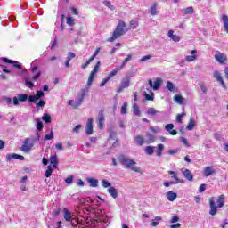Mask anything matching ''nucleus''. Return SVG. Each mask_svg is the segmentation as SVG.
<instances>
[{
  "mask_svg": "<svg viewBox=\"0 0 228 228\" xmlns=\"http://www.w3.org/2000/svg\"><path fill=\"white\" fill-rule=\"evenodd\" d=\"M53 138H54V134H53V131H51L49 134L45 135V141L53 140Z\"/></svg>",
  "mask_w": 228,
  "mask_h": 228,
  "instance_id": "obj_52",
  "label": "nucleus"
},
{
  "mask_svg": "<svg viewBox=\"0 0 228 228\" xmlns=\"http://www.w3.org/2000/svg\"><path fill=\"white\" fill-rule=\"evenodd\" d=\"M66 24H68V26H74L76 23L74 22V19L72 17H68Z\"/></svg>",
  "mask_w": 228,
  "mask_h": 228,
  "instance_id": "obj_49",
  "label": "nucleus"
},
{
  "mask_svg": "<svg viewBox=\"0 0 228 228\" xmlns=\"http://www.w3.org/2000/svg\"><path fill=\"white\" fill-rule=\"evenodd\" d=\"M183 175L188 181H193V175L191 173L183 172Z\"/></svg>",
  "mask_w": 228,
  "mask_h": 228,
  "instance_id": "obj_44",
  "label": "nucleus"
},
{
  "mask_svg": "<svg viewBox=\"0 0 228 228\" xmlns=\"http://www.w3.org/2000/svg\"><path fill=\"white\" fill-rule=\"evenodd\" d=\"M88 92H90V86H88V85H86L85 88L81 89L77 93V100L80 101L81 102H83V101H85V97H86V94H88Z\"/></svg>",
  "mask_w": 228,
  "mask_h": 228,
  "instance_id": "obj_9",
  "label": "nucleus"
},
{
  "mask_svg": "<svg viewBox=\"0 0 228 228\" xmlns=\"http://www.w3.org/2000/svg\"><path fill=\"white\" fill-rule=\"evenodd\" d=\"M150 13L151 15H158V8L156 7V4L151 7Z\"/></svg>",
  "mask_w": 228,
  "mask_h": 228,
  "instance_id": "obj_43",
  "label": "nucleus"
},
{
  "mask_svg": "<svg viewBox=\"0 0 228 228\" xmlns=\"http://www.w3.org/2000/svg\"><path fill=\"white\" fill-rule=\"evenodd\" d=\"M108 193L112 197V199H117L118 197V193L117 192V189L115 187H110L108 189Z\"/></svg>",
  "mask_w": 228,
  "mask_h": 228,
  "instance_id": "obj_23",
  "label": "nucleus"
},
{
  "mask_svg": "<svg viewBox=\"0 0 228 228\" xmlns=\"http://www.w3.org/2000/svg\"><path fill=\"white\" fill-rule=\"evenodd\" d=\"M166 87L167 88V90H169V92H175V86H174V83H172L171 81H167Z\"/></svg>",
  "mask_w": 228,
  "mask_h": 228,
  "instance_id": "obj_36",
  "label": "nucleus"
},
{
  "mask_svg": "<svg viewBox=\"0 0 228 228\" xmlns=\"http://www.w3.org/2000/svg\"><path fill=\"white\" fill-rule=\"evenodd\" d=\"M143 95L146 101H154V93H151V95L147 94L146 92L143 93Z\"/></svg>",
  "mask_w": 228,
  "mask_h": 228,
  "instance_id": "obj_40",
  "label": "nucleus"
},
{
  "mask_svg": "<svg viewBox=\"0 0 228 228\" xmlns=\"http://www.w3.org/2000/svg\"><path fill=\"white\" fill-rule=\"evenodd\" d=\"M44 95H45V94H44V91H42V90L36 92V96L39 99H42V97H44Z\"/></svg>",
  "mask_w": 228,
  "mask_h": 228,
  "instance_id": "obj_57",
  "label": "nucleus"
},
{
  "mask_svg": "<svg viewBox=\"0 0 228 228\" xmlns=\"http://www.w3.org/2000/svg\"><path fill=\"white\" fill-rule=\"evenodd\" d=\"M108 81H110V78H108V77H105V78L102 81V83L100 84V86H101V87L105 86H106V83H108Z\"/></svg>",
  "mask_w": 228,
  "mask_h": 228,
  "instance_id": "obj_64",
  "label": "nucleus"
},
{
  "mask_svg": "<svg viewBox=\"0 0 228 228\" xmlns=\"http://www.w3.org/2000/svg\"><path fill=\"white\" fill-rule=\"evenodd\" d=\"M86 181L91 188H97L99 186V180L92 177H87Z\"/></svg>",
  "mask_w": 228,
  "mask_h": 228,
  "instance_id": "obj_16",
  "label": "nucleus"
},
{
  "mask_svg": "<svg viewBox=\"0 0 228 228\" xmlns=\"http://www.w3.org/2000/svg\"><path fill=\"white\" fill-rule=\"evenodd\" d=\"M186 113L183 112L181 114H178L176 117V122H178L179 124L183 123V117H185Z\"/></svg>",
  "mask_w": 228,
  "mask_h": 228,
  "instance_id": "obj_48",
  "label": "nucleus"
},
{
  "mask_svg": "<svg viewBox=\"0 0 228 228\" xmlns=\"http://www.w3.org/2000/svg\"><path fill=\"white\" fill-rule=\"evenodd\" d=\"M119 67H117L116 69L112 70L107 77V78L111 79V77H115V75L118 72Z\"/></svg>",
  "mask_w": 228,
  "mask_h": 228,
  "instance_id": "obj_41",
  "label": "nucleus"
},
{
  "mask_svg": "<svg viewBox=\"0 0 228 228\" xmlns=\"http://www.w3.org/2000/svg\"><path fill=\"white\" fill-rule=\"evenodd\" d=\"M130 26H131V28H133V29H134V28H138V21L132 20L130 21Z\"/></svg>",
  "mask_w": 228,
  "mask_h": 228,
  "instance_id": "obj_58",
  "label": "nucleus"
},
{
  "mask_svg": "<svg viewBox=\"0 0 228 228\" xmlns=\"http://www.w3.org/2000/svg\"><path fill=\"white\" fill-rule=\"evenodd\" d=\"M97 74V72L92 70L89 77H88V81H87V86H92V83H94V78L95 77V75Z\"/></svg>",
  "mask_w": 228,
  "mask_h": 228,
  "instance_id": "obj_26",
  "label": "nucleus"
},
{
  "mask_svg": "<svg viewBox=\"0 0 228 228\" xmlns=\"http://www.w3.org/2000/svg\"><path fill=\"white\" fill-rule=\"evenodd\" d=\"M170 175L171 179H174V181L165 182L163 184L164 186H166V188H168V186H172V184H179L184 183L183 180H181V178L177 176V173L170 172Z\"/></svg>",
  "mask_w": 228,
  "mask_h": 228,
  "instance_id": "obj_5",
  "label": "nucleus"
},
{
  "mask_svg": "<svg viewBox=\"0 0 228 228\" xmlns=\"http://www.w3.org/2000/svg\"><path fill=\"white\" fill-rule=\"evenodd\" d=\"M213 77L216 79L217 83H220V85L223 86V88H226L225 82H224V79L222 78V75L220 74V71H214Z\"/></svg>",
  "mask_w": 228,
  "mask_h": 228,
  "instance_id": "obj_14",
  "label": "nucleus"
},
{
  "mask_svg": "<svg viewBox=\"0 0 228 228\" xmlns=\"http://www.w3.org/2000/svg\"><path fill=\"white\" fill-rule=\"evenodd\" d=\"M42 120H44L45 124H51L53 118H51V115L45 113L42 117Z\"/></svg>",
  "mask_w": 228,
  "mask_h": 228,
  "instance_id": "obj_29",
  "label": "nucleus"
},
{
  "mask_svg": "<svg viewBox=\"0 0 228 228\" xmlns=\"http://www.w3.org/2000/svg\"><path fill=\"white\" fill-rule=\"evenodd\" d=\"M11 159H19L20 161H24V156L19 155L17 153L7 154L6 160L10 161Z\"/></svg>",
  "mask_w": 228,
  "mask_h": 228,
  "instance_id": "obj_15",
  "label": "nucleus"
},
{
  "mask_svg": "<svg viewBox=\"0 0 228 228\" xmlns=\"http://www.w3.org/2000/svg\"><path fill=\"white\" fill-rule=\"evenodd\" d=\"M166 197L167 199V200H169V202H174V200H175V199H177V193L169 191L167 192Z\"/></svg>",
  "mask_w": 228,
  "mask_h": 228,
  "instance_id": "obj_18",
  "label": "nucleus"
},
{
  "mask_svg": "<svg viewBox=\"0 0 228 228\" xmlns=\"http://www.w3.org/2000/svg\"><path fill=\"white\" fill-rule=\"evenodd\" d=\"M25 86L30 89H33L35 87V84H33V82L29 80H25Z\"/></svg>",
  "mask_w": 228,
  "mask_h": 228,
  "instance_id": "obj_50",
  "label": "nucleus"
},
{
  "mask_svg": "<svg viewBox=\"0 0 228 228\" xmlns=\"http://www.w3.org/2000/svg\"><path fill=\"white\" fill-rule=\"evenodd\" d=\"M102 188H111V183L108 180H102Z\"/></svg>",
  "mask_w": 228,
  "mask_h": 228,
  "instance_id": "obj_45",
  "label": "nucleus"
},
{
  "mask_svg": "<svg viewBox=\"0 0 228 228\" xmlns=\"http://www.w3.org/2000/svg\"><path fill=\"white\" fill-rule=\"evenodd\" d=\"M166 131H167V133H170V131H172L174 129V124H167L165 126Z\"/></svg>",
  "mask_w": 228,
  "mask_h": 228,
  "instance_id": "obj_54",
  "label": "nucleus"
},
{
  "mask_svg": "<svg viewBox=\"0 0 228 228\" xmlns=\"http://www.w3.org/2000/svg\"><path fill=\"white\" fill-rule=\"evenodd\" d=\"M167 37H169V38L173 40V42H180L181 40V37H179L178 35H174V30H169L167 32Z\"/></svg>",
  "mask_w": 228,
  "mask_h": 228,
  "instance_id": "obj_19",
  "label": "nucleus"
},
{
  "mask_svg": "<svg viewBox=\"0 0 228 228\" xmlns=\"http://www.w3.org/2000/svg\"><path fill=\"white\" fill-rule=\"evenodd\" d=\"M206 188H207V185L206 183H202L200 188H199V192L200 193H204V191H206Z\"/></svg>",
  "mask_w": 228,
  "mask_h": 228,
  "instance_id": "obj_56",
  "label": "nucleus"
},
{
  "mask_svg": "<svg viewBox=\"0 0 228 228\" xmlns=\"http://www.w3.org/2000/svg\"><path fill=\"white\" fill-rule=\"evenodd\" d=\"M215 59L218 63L224 64L225 61H227V55L225 53L217 52L216 54L215 55Z\"/></svg>",
  "mask_w": 228,
  "mask_h": 228,
  "instance_id": "obj_13",
  "label": "nucleus"
},
{
  "mask_svg": "<svg viewBox=\"0 0 228 228\" xmlns=\"http://www.w3.org/2000/svg\"><path fill=\"white\" fill-rule=\"evenodd\" d=\"M193 127H195V119L192 118H190L189 123L187 125L186 130L187 131H193Z\"/></svg>",
  "mask_w": 228,
  "mask_h": 228,
  "instance_id": "obj_27",
  "label": "nucleus"
},
{
  "mask_svg": "<svg viewBox=\"0 0 228 228\" xmlns=\"http://www.w3.org/2000/svg\"><path fill=\"white\" fill-rule=\"evenodd\" d=\"M145 152L148 154V156H152V154H154V147L153 146H147L145 148Z\"/></svg>",
  "mask_w": 228,
  "mask_h": 228,
  "instance_id": "obj_35",
  "label": "nucleus"
},
{
  "mask_svg": "<svg viewBox=\"0 0 228 228\" xmlns=\"http://www.w3.org/2000/svg\"><path fill=\"white\" fill-rule=\"evenodd\" d=\"M127 114V102H125L121 107V115Z\"/></svg>",
  "mask_w": 228,
  "mask_h": 228,
  "instance_id": "obj_46",
  "label": "nucleus"
},
{
  "mask_svg": "<svg viewBox=\"0 0 228 228\" xmlns=\"http://www.w3.org/2000/svg\"><path fill=\"white\" fill-rule=\"evenodd\" d=\"M222 21L224 24V29L225 33H228V16H227V14H224L222 16Z\"/></svg>",
  "mask_w": 228,
  "mask_h": 228,
  "instance_id": "obj_22",
  "label": "nucleus"
},
{
  "mask_svg": "<svg viewBox=\"0 0 228 228\" xmlns=\"http://www.w3.org/2000/svg\"><path fill=\"white\" fill-rule=\"evenodd\" d=\"M26 183H28V176H22L20 180V190L21 191H26Z\"/></svg>",
  "mask_w": 228,
  "mask_h": 228,
  "instance_id": "obj_21",
  "label": "nucleus"
},
{
  "mask_svg": "<svg viewBox=\"0 0 228 228\" xmlns=\"http://www.w3.org/2000/svg\"><path fill=\"white\" fill-rule=\"evenodd\" d=\"M37 101H40V98H37V94L28 96V102H37Z\"/></svg>",
  "mask_w": 228,
  "mask_h": 228,
  "instance_id": "obj_42",
  "label": "nucleus"
},
{
  "mask_svg": "<svg viewBox=\"0 0 228 228\" xmlns=\"http://www.w3.org/2000/svg\"><path fill=\"white\" fill-rule=\"evenodd\" d=\"M177 152H179V149H175V150H169L168 151V154H170V156H174V154H177Z\"/></svg>",
  "mask_w": 228,
  "mask_h": 228,
  "instance_id": "obj_63",
  "label": "nucleus"
},
{
  "mask_svg": "<svg viewBox=\"0 0 228 228\" xmlns=\"http://www.w3.org/2000/svg\"><path fill=\"white\" fill-rule=\"evenodd\" d=\"M150 85V88H153V90H159L161 85L163 84V79L161 77H157L154 83L151 79L148 81Z\"/></svg>",
  "mask_w": 228,
  "mask_h": 228,
  "instance_id": "obj_8",
  "label": "nucleus"
},
{
  "mask_svg": "<svg viewBox=\"0 0 228 228\" xmlns=\"http://www.w3.org/2000/svg\"><path fill=\"white\" fill-rule=\"evenodd\" d=\"M81 127H83L82 125H77V126H75V127L73 128V133L79 134V131H81Z\"/></svg>",
  "mask_w": 228,
  "mask_h": 228,
  "instance_id": "obj_60",
  "label": "nucleus"
},
{
  "mask_svg": "<svg viewBox=\"0 0 228 228\" xmlns=\"http://www.w3.org/2000/svg\"><path fill=\"white\" fill-rule=\"evenodd\" d=\"M40 142V134L38 132L36 133V135L33 137L25 138L22 146L20 148L22 152H29L33 147H35V143Z\"/></svg>",
  "mask_w": 228,
  "mask_h": 228,
  "instance_id": "obj_2",
  "label": "nucleus"
},
{
  "mask_svg": "<svg viewBox=\"0 0 228 228\" xmlns=\"http://www.w3.org/2000/svg\"><path fill=\"white\" fill-rule=\"evenodd\" d=\"M131 81H129L128 78H123L121 80V83L119 85V86L117 89V94H121V92L124 91V88H129V85H130Z\"/></svg>",
  "mask_w": 228,
  "mask_h": 228,
  "instance_id": "obj_10",
  "label": "nucleus"
},
{
  "mask_svg": "<svg viewBox=\"0 0 228 228\" xmlns=\"http://www.w3.org/2000/svg\"><path fill=\"white\" fill-rule=\"evenodd\" d=\"M69 106H72V108H78V106H81L83 104V102L80 100L77 99L76 101L74 100H69L68 102Z\"/></svg>",
  "mask_w": 228,
  "mask_h": 228,
  "instance_id": "obj_20",
  "label": "nucleus"
},
{
  "mask_svg": "<svg viewBox=\"0 0 228 228\" xmlns=\"http://www.w3.org/2000/svg\"><path fill=\"white\" fill-rule=\"evenodd\" d=\"M174 101H175V102H176V104H183V102H184V97H183L179 94H176L174 97Z\"/></svg>",
  "mask_w": 228,
  "mask_h": 228,
  "instance_id": "obj_28",
  "label": "nucleus"
},
{
  "mask_svg": "<svg viewBox=\"0 0 228 228\" xmlns=\"http://www.w3.org/2000/svg\"><path fill=\"white\" fill-rule=\"evenodd\" d=\"M1 61H4V63H10L14 69H17L18 70H22V64L17 61L10 60L6 57L1 58Z\"/></svg>",
  "mask_w": 228,
  "mask_h": 228,
  "instance_id": "obj_7",
  "label": "nucleus"
},
{
  "mask_svg": "<svg viewBox=\"0 0 228 228\" xmlns=\"http://www.w3.org/2000/svg\"><path fill=\"white\" fill-rule=\"evenodd\" d=\"M146 136L150 142V143H153V142L156 141V137L154 136V134H151V133H147Z\"/></svg>",
  "mask_w": 228,
  "mask_h": 228,
  "instance_id": "obj_39",
  "label": "nucleus"
},
{
  "mask_svg": "<svg viewBox=\"0 0 228 228\" xmlns=\"http://www.w3.org/2000/svg\"><path fill=\"white\" fill-rule=\"evenodd\" d=\"M134 109V115H136V117L140 116V107L136 103L133 105Z\"/></svg>",
  "mask_w": 228,
  "mask_h": 228,
  "instance_id": "obj_37",
  "label": "nucleus"
},
{
  "mask_svg": "<svg viewBox=\"0 0 228 228\" xmlns=\"http://www.w3.org/2000/svg\"><path fill=\"white\" fill-rule=\"evenodd\" d=\"M103 4H104L105 6H107V8H110V10H111L112 12H114L115 6L111 4V2L105 0V1H103Z\"/></svg>",
  "mask_w": 228,
  "mask_h": 228,
  "instance_id": "obj_38",
  "label": "nucleus"
},
{
  "mask_svg": "<svg viewBox=\"0 0 228 228\" xmlns=\"http://www.w3.org/2000/svg\"><path fill=\"white\" fill-rule=\"evenodd\" d=\"M45 106V101L44 100H39V102L37 104V108H44Z\"/></svg>",
  "mask_w": 228,
  "mask_h": 228,
  "instance_id": "obj_59",
  "label": "nucleus"
},
{
  "mask_svg": "<svg viewBox=\"0 0 228 228\" xmlns=\"http://www.w3.org/2000/svg\"><path fill=\"white\" fill-rule=\"evenodd\" d=\"M125 28L126 22L124 20H119L112 36L107 40V42H115L117 38H120V37L126 33V30H124Z\"/></svg>",
  "mask_w": 228,
  "mask_h": 228,
  "instance_id": "obj_3",
  "label": "nucleus"
},
{
  "mask_svg": "<svg viewBox=\"0 0 228 228\" xmlns=\"http://www.w3.org/2000/svg\"><path fill=\"white\" fill-rule=\"evenodd\" d=\"M182 12L184 13V15H191V13H193V7H187L183 9Z\"/></svg>",
  "mask_w": 228,
  "mask_h": 228,
  "instance_id": "obj_34",
  "label": "nucleus"
},
{
  "mask_svg": "<svg viewBox=\"0 0 228 228\" xmlns=\"http://www.w3.org/2000/svg\"><path fill=\"white\" fill-rule=\"evenodd\" d=\"M163 149H165V145H163V144H159L158 145V148H157V151H156L157 156L159 157L163 154Z\"/></svg>",
  "mask_w": 228,
  "mask_h": 228,
  "instance_id": "obj_32",
  "label": "nucleus"
},
{
  "mask_svg": "<svg viewBox=\"0 0 228 228\" xmlns=\"http://www.w3.org/2000/svg\"><path fill=\"white\" fill-rule=\"evenodd\" d=\"M208 202L210 208L209 215L215 216V215H216V213L218 212V208H224V206L225 205V196L222 194L217 197V199L215 197H211L209 198Z\"/></svg>",
  "mask_w": 228,
  "mask_h": 228,
  "instance_id": "obj_1",
  "label": "nucleus"
},
{
  "mask_svg": "<svg viewBox=\"0 0 228 228\" xmlns=\"http://www.w3.org/2000/svg\"><path fill=\"white\" fill-rule=\"evenodd\" d=\"M36 123L37 131H42V129H44V123L42 122V119L37 118Z\"/></svg>",
  "mask_w": 228,
  "mask_h": 228,
  "instance_id": "obj_31",
  "label": "nucleus"
},
{
  "mask_svg": "<svg viewBox=\"0 0 228 228\" xmlns=\"http://www.w3.org/2000/svg\"><path fill=\"white\" fill-rule=\"evenodd\" d=\"M86 134L90 136V134H94V119L89 118L87 119L86 126Z\"/></svg>",
  "mask_w": 228,
  "mask_h": 228,
  "instance_id": "obj_11",
  "label": "nucleus"
},
{
  "mask_svg": "<svg viewBox=\"0 0 228 228\" xmlns=\"http://www.w3.org/2000/svg\"><path fill=\"white\" fill-rule=\"evenodd\" d=\"M63 213H64V219L66 220V222H70L72 220V214L67 208L63 209Z\"/></svg>",
  "mask_w": 228,
  "mask_h": 228,
  "instance_id": "obj_25",
  "label": "nucleus"
},
{
  "mask_svg": "<svg viewBox=\"0 0 228 228\" xmlns=\"http://www.w3.org/2000/svg\"><path fill=\"white\" fill-rule=\"evenodd\" d=\"M185 60L189 62L195 61V60H197V55H187Z\"/></svg>",
  "mask_w": 228,
  "mask_h": 228,
  "instance_id": "obj_47",
  "label": "nucleus"
},
{
  "mask_svg": "<svg viewBox=\"0 0 228 228\" xmlns=\"http://www.w3.org/2000/svg\"><path fill=\"white\" fill-rule=\"evenodd\" d=\"M73 181H74V176H69L65 179L66 184H71L73 183Z\"/></svg>",
  "mask_w": 228,
  "mask_h": 228,
  "instance_id": "obj_61",
  "label": "nucleus"
},
{
  "mask_svg": "<svg viewBox=\"0 0 228 228\" xmlns=\"http://www.w3.org/2000/svg\"><path fill=\"white\" fill-rule=\"evenodd\" d=\"M134 142L136 143V145H138L139 147H142V145H143V143H145V138H143V136L142 135H135L134 137Z\"/></svg>",
  "mask_w": 228,
  "mask_h": 228,
  "instance_id": "obj_17",
  "label": "nucleus"
},
{
  "mask_svg": "<svg viewBox=\"0 0 228 228\" xmlns=\"http://www.w3.org/2000/svg\"><path fill=\"white\" fill-rule=\"evenodd\" d=\"M72 58H76V53H74V52H69L68 53L66 61H71Z\"/></svg>",
  "mask_w": 228,
  "mask_h": 228,
  "instance_id": "obj_51",
  "label": "nucleus"
},
{
  "mask_svg": "<svg viewBox=\"0 0 228 228\" xmlns=\"http://www.w3.org/2000/svg\"><path fill=\"white\" fill-rule=\"evenodd\" d=\"M56 168H58V157L53 155L50 158V165L46 172H53V170H56Z\"/></svg>",
  "mask_w": 228,
  "mask_h": 228,
  "instance_id": "obj_6",
  "label": "nucleus"
},
{
  "mask_svg": "<svg viewBox=\"0 0 228 228\" xmlns=\"http://www.w3.org/2000/svg\"><path fill=\"white\" fill-rule=\"evenodd\" d=\"M18 100L20 102H26V101H28V94H19Z\"/></svg>",
  "mask_w": 228,
  "mask_h": 228,
  "instance_id": "obj_33",
  "label": "nucleus"
},
{
  "mask_svg": "<svg viewBox=\"0 0 228 228\" xmlns=\"http://www.w3.org/2000/svg\"><path fill=\"white\" fill-rule=\"evenodd\" d=\"M159 113V111L156 110V109L151 107L148 109L147 110V115H149V117H154V115Z\"/></svg>",
  "mask_w": 228,
  "mask_h": 228,
  "instance_id": "obj_30",
  "label": "nucleus"
},
{
  "mask_svg": "<svg viewBox=\"0 0 228 228\" xmlns=\"http://www.w3.org/2000/svg\"><path fill=\"white\" fill-rule=\"evenodd\" d=\"M182 143H184L185 147H190V143H188V140H186L184 137L180 138Z\"/></svg>",
  "mask_w": 228,
  "mask_h": 228,
  "instance_id": "obj_62",
  "label": "nucleus"
},
{
  "mask_svg": "<svg viewBox=\"0 0 228 228\" xmlns=\"http://www.w3.org/2000/svg\"><path fill=\"white\" fill-rule=\"evenodd\" d=\"M99 69H101V61H99L96 65L94 67L93 71L98 73Z\"/></svg>",
  "mask_w": 228,
  "mask_h": 228,
  "instance_id": "obj_53",
  "label": "nucleus"
},
{
  "mask_svg": "<svg viewBox=\"0 0 228 228\" xmlns=\"http://www.w3.org/2000/svg\"><path fill=\"white\" fill-rule=\"evenodd\" d=\"M97 120H98L99 129H102L104 127V120H105L104 110H102L99 111Z\"/></svg>",
  "mask_w": 228,
  "mask_h": 228,
  "instance_id": "obj_12",
  "label": "nucleus"
},
{
  "mask_svg": "<svg viewBox=\"0 0 228 228\" xmlns=\"http://www.w3.org/2000/svg\"><path fill=\"white\" fill-rule=\"evenodd\" d=\"M151 58H152V55H145V56H142V57L140 59V61H141V62L147 61L148 60H151Z\"/></svg>",
  "mask_w": 228,
  "mask_h": 228,
  "instance_id": "obj_55",
  "label": "nucleus"
},
{
  "mask_svg": "<svg viewBox=\"0 0 228 228\" xmlns=\"http://www.w3.org/2000/svg\"><path fill=\"white\" fill-rule=\"evenodd\" d=\"M133 55L128 54L127 57L123 61L122 64L120 65L119 69H118V70H122V69H124V67L127 65V62L131 61Z\"/></svg>",
  "mask_w": 228,
  "mask_h": 228,
  "instance_id": "obj_24",
  "label": "nucleus"
},
{
  "mask_svg": "<svg viewBox=\"0 0 228 228\" xmlns=\"http://www.w3.org/2000/svg\"><path fill=\"white\" fill-rule=\"evenodd\" d=\"M119 161L121 165H124V167H126V168H129V170H133L134 172H140V167L136 166V162H134V160L121 155L119 156Z\"/></svg>",
  "mask_w": 228,
  "mask_h": 228,
  "instance_id": "obj_4",
  "label": "nucleus"
}]
</instances>
